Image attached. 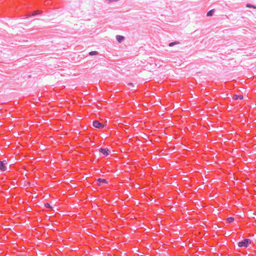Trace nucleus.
<instances>
[{"label": "nucleus", "instance_id": "obj_2", "mask_svg": "<svg viewBox=\"0 0 256 256\" xmlns=\"http://www.w3.org/2000/svg\"><path fill=\"white\" fill-rule=\"evenodd\" d=\"M93 126L96 128H102L104 127V124L98 120H94L93 122Z\"/></svg>", "mask_w": 256, "mask_h": 256}, {"label": "nucleus", "instance_id": "obj_12", "mask_svg": "<svg viewBox=\"0 0 256 256\" xmlns=\"http://www.w3.org/2000/svg\"><path fill=\"white\" fill-rule=\"evenodd\" d=\"M98 52L97 51H92L89 53V54L90 56L97 55L98 54Z\"/></svg>", "mask_w": 256, "mask_h": 256}, {"label": "nucleus", "instance_id": "obj_7", "mask_svg": "<svg viewBox=\"0 0 256 256\" xmlns=\"http://www.w3.org/2000/svg\"><path fill=\"white\" fill-rule=\"evenodd\" d=\"M233 98L234 100H237L238 99L242 100L243 98V96L242 95L234 94L233 96Z\"/></svg>", "mask_w": 256, "mask_h": 256}, {"label": "nucleus", "instance_id": "obj_9", "mask_svg": "<svg viewBox=\"0 0 256 256\" xmlns=\"http://www.w3.org/2000/svg\"><path fill=\"white\" fill-rule=\"evenodd\" d=\"M214 10H212L208 11L207 12L206 16H212L213 15V14H214Z\"/></svg>", "mask_w": 256, "mask_h": 256}, {"label": "nucleus", "instance_id": "obj_14", "mask_svg": "<svg viewBox=\"0 0 256 256\" xmlns=\"http://www.w3.org/2000/svg\"><path fill=\"white\" fill-rule=\"evenodd\" d=\"M44 206L46 208H51V206L48 203L45 204Z\"/></svg>", "mask_w": 256, "mask_h": 256}, {"label": "nucleus", "instance_id": "obj_15", "mask_svg": "<svg viewBox=\"0 0 256 256\" xmlns=\"http://www.w3.org/2000/svg\"><path fill=\"white\" fill-rule=\"evenodd\" d=\"M30 16V14L26 15V18H29Z\"/></svg>", "mask_w": 256, "mask_h": 256}, {"label": "nucleus", "instance_id": "obj_13", "mask_svg": "<svg viewBox=\"0 0 256 256\" xmlns=\"http://www.w3.org/2000/svg\"><path fill=\"white\" fill-rule=\"evenodd\" d=\"M246 7L247 8H256V7L254 6H253L252 4H246Z\"/></svg>", "mask_w": 256, "mask_h": 256}, {"label": "nucleus", "instance_id": "obj_10", "mask_svg": "<svg viewBox=\"0 0 256 256\" xmlns=\"http://www.w3.org/2000/svg\"><path fill=\"white\" fill-rule=\"evenodd\" d=\"M226 221L228 223H231L234 221V218L232 217H229L226 219Z\"/></svg>", "mask_w": 256, "mask_h": 256}, {"label": "nucleus", "instance_id": "obj_11", "mask_svg": "<svg viewBox=\"0 0 256 256\" xmlns=\"http://www.w3.org/2000/svg\"><path fill=\"white\" fill-rule=\"evenodd\" d=\"M179 44V42H170L169 44V46H174V45L175 44Z\"/></svg>", "mask_w": 256, "mask_h": 256}, {"label": "nucleus", "instance_id": "obj_16", "mask_svg": "<svg viewBox=\"0 0 256 256\" xmlns=\"http://www.w3.org/2000/svg\"><path fill=\"white\" fill-rule=\"evenodd\" d=\"M128 85L130 86H133V84L130 82V83L128 84Z\"/></svg>", "mask_w": 256, "mask_h": 256}, {"label": "nucleus", "instance_id": "obj_4", "mask_svg": "<svg viewBox=\"0 0 256 256\" xmlns=\"http://www.w3.org/2000/svg\"><path fill=\"white\" fill-rule=\"evenodd\" d=\"M6 164V161H0V170L2 171H5L6 170V167L5 166Z\"/></svg>", "mask_w": 256, "mask_h": 256}, {"label": "nucleus", "instance_id": "obj_5", "mask_svg": "<svg viewBox=\"0 0 256 256\" xmlns=\"http://www.w3.org/2000/svg\"><path fill=\"white\" fill-rule=\"evenodd\" d=\"M108 182L106 181V179H103V178H98V180H97V184L98 185V186H100L101 185V183H104V184H106Z\"/></svg>", "mask_w": 256, "mask_h": 256}, {"label": "nucleus", "instance_id": "obj_6", "mask_svg": "<svg viewBox=\"0 0 256 256\" xmlns=\"http://www.w3.org/2000/svg\"><path fill=\"white\" fill-rule=\"evenodd\" d=\"M116 40L119 42H122L124 39V36H116Z\"/></svg>", "mask_w": 256, "mask_h": 256}, {"label": "nucleus", "instance_id": "obj_1", "mask_svg": "<svg viewBox=\"0 0 256 256\" xmlns=\"http://www.w3.org/2000/svg\"><path fill=\"white\" fill-rule=\"evenodd\" d=\"M251 244V240L250 239L246 238L238 243L239 247L248 248V245Z\"/></svg>", "mask_w": 256, "mask_h": 256}, {"label": "nucleus", "instance_id": "obj_3", "mask_svg": "<svg viewBox=\"0 0 256 256\" xmlns=\"http://www.w3.org/2000/svg\"><path fill=\"white\" fill-rule=\"evenodd\" d=\"M104 156H107L110 154V151L108 148H100L99 150Z\"/></svg>", "mask_w": 256, "mask_h": 256}, {"label": "nucleus", "instance_id": "obj_8", "mask_svg": "<svg viewBox=\"0 0 256 256\" xmlns=\"http://www.w3.org/2000/svg\"><path fill=\"white\" fill-rule=\"evenodd\" d=\"M42 13V12L40 11V10H36V11H34L32 12V16H36L38 14H40Z\"/></svg>", "mask_w": 256, "mask_h": 256}]
</instances>
